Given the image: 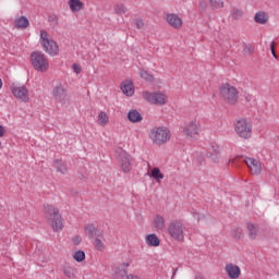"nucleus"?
I'll list each match as a JSON object with an SVG mask.
<instances>
[{"label":"nucleus","mask_w":279,"mask_h":279,"mask_svg":"<svg viewBox=\"0 0 279 279\" xmlns=\"http://www.w3.org/2000/svg\"><path fill=\"white\" fill-rule=\"evenodd\" d=\"M120 88L123 93V95H126V97H132L134 95V83L132 81H124L121 85Z\"/></svg>","instance_id":"16"},{"label":"nucleus","mask_w":279,"mask_h":279,"mask_svg":"<svg viewBox=\"0 0 279 279\" xmlns=\"http://www.w3.org/2000/svg\"><path fill=\"white\" fill-rule=\"evenodd\" d=\"M3 88V81L0 78V89Z\"/></svg>","instance_id":"50"},{"label":"nucleus","mask_w":279,"mask_h":279,"mask_svg":"<svg viewBox=\"0 0 279 279\" xmlns=\"http://www.w3.org/2000/svg\"><path fill=\"white\" fill-rule=\"evenodd\" d=\"M14 27H16V29H27V27H29V20L22 15L15 19Z\"/></svg>","instance_id":"21"},{"label":"nucleus","mask_w":279,"mask_h":279,"mask_svg":"<svg viewBox=\"0 0 279 279\" xmlns=\"http://www.w3.org/2000/svg\"><path fill=\"white\" fill-rule=\"evenodd\" d=\"M150 178H154L156 182H160V180L165 179V174H162V172L160 171V168L155 167L150 172Z\"/></svg>","instance_id":"27"},{"label":"nucleus","mask_w":279,"mask_h":279,"mask_svg":"<svg viewBox=\"0 0 279 279\" xmlns=\"http://www.w3.org/2000/svg\"><path fill=\"white\" fill-rule=\"evenodd\" d=\"M73 245H80L82 243V238L80 235H75L72 238Z\"/></svg>","instance_id":"42"},{"label":"nucleus","mask_w":279,"mask_h":279,"mask_svg":"<svg viewBox=\"0 0 279 279\" xmlns=\"http://www.w3.org/2000/svg\"><path fill=\"white\" fill-rule=\"evenodd\" d=\"M183 132L186 136L193 138V136H197V134H199V128L192 121L183 129Z\"/></svg>","instance_id":"17"},{"label":"nucleus","mask_w":279,"mask_h":279,"mask_svg":"<svg viewBox=\"0 0 279 279\" xmlns=\"http://www.w3.org/2000/svg\"><path fill=\"white\" fill-rule=\"evenodd\" d=\"M129 266H130V263L120 264L114 269L116 276H120V278H125V276H128V268H129Z\"/></svg>","instance_id":"24"},{"label":"nucleus","mask_w":279,"mask_h":279,"mask_svg":"<svg viewBox=\"0 0 279 279\" xmlns=\"http://www.w3.org/2000/svg\"><path fill=\"white\" fill-rule=\"evenodd\" d=\"M168 234L175 241H184V225L180 220L170 222L168 227Z\"/></svg>","instance_id":"5"},{"label":"nucleus","mask_w":279,"mask_h":279,"mask_svg":"<svg viewBox=\"0 0 279 279\" xmlns=\"http://www.w3.org/2000/svg\"><path fill=\"white\" fill-rule=\"evenodd\" d=\"M84 232L88 239H97L99 236H102L101 231L95 227V225L89 223L85 226Z\"/></svg>","instance_id":"15"},{"label":"nucleus","mask_w":279,"mask_h":279,"mask_svg":"<svg viewBox=\"0 0 279 279\" xmlns=\"http://www.w3.org/2000/svg\"><path fill=\"white\" fill-rule=\"evenodd\" d=\"M177 271H178V268H177V269H174L173 275H172V278H174V277H175Z\"/></svg>","instance_id":"51"},{"label":"nucleus","mask_w":279,"mask_h":279,"mask_svg":"<svg viewBox=\"0 0 279 279\" xmlns=\"http://www.w3.org/2000/svg\"><path fill=\"white\" fill-rule=\"evenodd\" d=\"M128 119L131 123H141V121H143V116L138 110L132 109L128 113Z\"/></svg>","instance_id":"20"},{"label":"nucleus","mask_w":279,"mask_h":279,"mask_svg":"<svg viewBox=\"0 0 279 279\" xmlns=\"http://www.w3.org/2000/svg\"><path fill=\"white\" fill-rule=\"evenodd\" d=\"M146 243L149 247H158L160 245V238L155 233H150L146 236Z\"/></svg>","instance_id":"23"},{"label":"nucleus","mask_w":279,"mask_h":279,"mask_svg":"<svg viewBox=\"0 0 279 279\" xmlns=\"http://www.w3.org/2000/svg\"><path fill=\"white\" fill-rule=\"evenodd\" d=\"M73 258L76 263H83V260H86V253L84 251H76Z\"/></svg>","instance_id":"33"},{"label":"nucleus","mask_w":279,"mask_h":279,"mask_svg":"<svg viewBox=\"0 0 279 279\" xmlns=\"http://www.w3.org/2000/svg\"><path fill=\"white\" fill-rule=\"evenodd\" d=\"M41 46L44 47L46 53H49V56H58V43H56L53 39L46 40V43H41Z\"/></svg>","instance_id":"13"},{"label":"nucleus","mask_w":279,"mask_h":279,"mask_svg":"<svg viewBox=\"0 0 279 279\" xmlns=\"http://www.w3.org/2000/svg\"><path fill=\"white\" fill-rule=\"evenodd\" d=\"M225 271H227V276L230 279H239L241 278V268L234 264H227L225 267Z\"/></svg>","instance_id":"12"},{"label":"nucleus","mask_w":279,"mask_h":279,"mask_svg":"<svg viewBox=\"0 0 279 279\" xmlns=\"http://www.w3.org/2000/svg\"><path fill=\"white\" fill-rule=\"evenodd\" d=\"M130 155L120 148L121 169L124 173H130L132 171V162L130 161Z\"/></svg>","instance_id":"11"},{"label":"nucleus","mask_w":279,"mask_h":279,"mask_svg":"<svg viewBox=\"0 0 279 279\" xmlns=\"http://www.w3.org/2000/svg\"><path fill=\"white\" fill-rule=\"evenodd\" d=\"M44 214L54 232L62 230V216L60 215V210L58 208L49 204L44 205Z\"/></svg>","instance_id":"1"},{"label":"nucleus","mask_w":279,"mask_h":279,"mask_svg":"<svg viewBox=\"0 0 279 279\" xmlns=\"http://www.w3.org/2000/svg\"><path fill=\"white\" fill-rule=\"evenodd\" d=\"M31 62L32 66L35 71H38V73H46V71H49V59H47V56H45L43 51L32 52Z\"/></svg>","instance_id":"2"},{"label":"nucleus","mask_w":279,"mask_h":279,"mask_svg":"<svg viewBox=\"0 0 279 279\" xmlns=\"http://www.w3.org/2000/svg\"><path fill=\"white\" fill-rule=\"evenodd\" d=\"M208 8V2H206V0H199L198 1V10L201 12H205Z\"/></svg>","instance_id":"38"},{"label":"nucleus","mask_w":279,"mask_h":279,"mask_svg":"<svg viewBox=\"0 0 279 279\" xmlns=\"http://www.w3.org/2000/svg\"><path fill=\"white\" fill-rule=\"evenodd\" d=\"M114 12L116 14H125L128 12V8H125V4H116L114 5Z\"/></svg>","instance_id":"36"},{"label":"nucleus","mask_w":279,"mask_h":279,"mask_svg":"<svg viewBox=\"0 0 279 279\" xmlns=\"http://www.w3.org/2000/svg\"><path fill=\"white\" fill-rule=\"evenodd\" d=\"M244 162L248 167L253 175H260V172L263 171V166L260 165V161L248 157L244 159Z\"/></svg>","instance_id":"9"},{"label":"nucleus","mask_w":279,"mask_h":279,"mask_svg":"<svg viewBox=\"0 0 279 279\" xmlns=\"http://www.w3.org/2000/svg\"><path fill=\"white\" fill-rule=\"evenodd\" d=\"M243 51L244 53L252 56V53H254V48L252 47V45L244 44Z\"/></svg>","instance_id":"40"},{"label":"nucleus","mask_w":279,"mask_h":279,"mask_svg":"<svg viewBox=\"0 0 279 279\" xmlns=\"http://www.w3.org/2000/svg\"><path fill=\"white\" fill-rule=\"evenodd\" d=\"M69 7L71 12H80L84 9V2L82 0H69Z\"/></svg>","instance_id":"25"},{"label":"nucleus","mask_w":279,"mask_h":279,"mask_svg":"<svg viewBox=\"0 0 279 279\" xmlns=\"http://www.w3.org/2000/svg\"><path fill=\"white\" fill-rule=\"evenodd\" d=\"M3 136H5V129L0 124V138H3Z\"/></svg>","instance_id":"45"},{"label":"nucleus","mask_w":279,"mask_h":279,"mask_svg":"<svg viewBox=\"0 0 279 279\" xmlns=\"http://www.w3.org/2000/svg\"><path fill=\"white\" fill-rule=\"evenodd\" d=\"M109 121L108 113L100 111L98 114V125H107Z\"/></svg>","instance_id":"31"},{"label":"nucleus","mask_w":279,"mask_h":279,"mask_svg":"<svg viewBox=\"0 0 279 279\" xmlns=\"http://www.w3.org/2000/svg\"><path fill=\"white\" fill-rule=\"evenodd\" d=\"M270 51H276V41H271Z\"/></svg>","instance_id":"47"},{"label":"nucleus","mask_w":279,"mask_h":279,"mask_svg":"<svg viewBox=\"0 0 279 279\" xmlns=\"http://www.w3.org/2000/svg\"><path fill=\"white\" fill-rule=\"evenodd\" d=\"M126 279H141V278H138V276L136 275H129L126 276Z\"/></svg>","instance_id":"48"},{"label":"nucleus","mask_w":279,"mask_h":279,"mask_svg":"<svg viewBox=\"0 0 279 279\" xmlns=\"http://www.w3.org/2000/svg\"><path fill=\"white\" fill-rule=\"evenodd\" d=\"M235 132L241 138H250L252 136V124L247 120L242 119L235 123Z\"/></svg>","instance_id":"6"},{"label":"nucleus","mask_w":279,"mask_h":279,"mask_svg":"<svg viewBox=\"0 0 279 279\" xmlns=\"http://www.w3.org/2000/svg\"><path fill=\"white\" fill-rule=\"evenodd\" d=\"M246 229L248 232L250 239H256L258 236V226L252 223V222H246Z\"/></svg>","instance_id":"26"},{"label":"nucleus","mask_w":279,"mask_h":279,"mask_svg":"<svg viewBox=\"0 0 279 279\" xmlns=\"http://www.w3.org/2000/svg\"><path fill=\"white\" fill-rule=\"evenodd\" d=\"M244 15H245V12L242 9L233 8L231 10V19L233 21H239V19H243Z\"/></svg>","instance_id":"28"},{"label":"nucleus","mask_w":279,"mask_h":279,"mask_svg":"<svg viewBox=\"0 0 279 279\" xmlns=\"http://www.w3.org/2000/svg\"><path fill=\"white\" fill-rule=\"evenodd\" d=\"M144 99L149 101V104H155L157 106H165L167 104V96L162 93H149L144 92Z\"/></svg>","instance_id":"7"},{"label":"nucleus","mask_w":279,"mask_h":279,"mask_svg":"<svg viewBox=\"0 0 279 279\" xmlns=\"http://www.w3.org/2000/svg\"><path fill=\"white\" fill-rule=\"evenodd\" d=\"M241 158H243V156H236L234 159L231 160V162H233V165H236V162H239Z\"/></svg>","instance_id":"46"},{"label":"nucleus","mask_w":279,"mask_h":279,"mask_svg":"<svg viewBox=\"0 0 279 279\" xmlns=\"http://www.w3.org/2000/svg\"><path fill=\"white\" fill-rule=\"evenodd\" d=\"M52 96L58 104H62L63 106L69 101V94L62 85H58L52 89Z\"/></svg>","instance_id":"8"},{"label":"nucleus","mask_w":279,"mask_h":279,"mask_svg":"<svg viewBox=\"0 0 279 279\" xmlns=\"http://www.w3.org/2000/svg\"><path fill=\"white\" fill-rule=\"evenodd\" d=\"M255 23L258 25H267L269 23V15L265 13V11H258L254 16Z\"/></svg>","instance_id":"19"},{"label":"nucleus","mask_w":279,"mask_h":279,"mask_svg":"<svg viewBox=\"0 0 279 279\" xmlns=\"http://www.w3.org/2000/svg\"><path fill=\"white\" fill-rule=\"evenodd\" d=\"M96 250H98V252H104L105 250V245H104V242H101V240H99V238H96L95 239V243H94Z\"/></svg>","instance_id":"37"},{"label":"nucleus","mask_w":279,"mask_h":279,"mask_svg":"<svg viewBox=\"0 0 279 279\" xmlns=\"http://www.w3.org/2000/svg\"><path fill=\"white\" fill-rule=\"evenodd\" d=\"M72 69L74 71V73H82V66L80 64H77V63H74L72 65Z\"/></svg>","instance_id":"43"},{"label":"nucleus","mask_w":279,"mask_h":279,"mask_svg":"<svg viewBox=\"0 0 279 279\" xmlns=\"http://www.w3.org/2000/svg\"><path fill=\"white\" fill-rule=\"evenodd\" d=\"M48 21H50V23H54V25H58V16L56 15L49 16Z\"/></svg>","instance_id":"44"},{"label":"nucleus","mask_w":279,"mask_h":279,"mask_svg":"<svg viewBox=\"0 0 279 279\" xmlns=\"http://www.w3.org/2000/svg\"><path fill=\"white\" fill-rule=\"evenodd\" d=\"M140 76L142 80H146V82H154V75H151L147 70H141Z\"/></svg>","instance_id":"34"},{"label":"nucleus","mask_w":279,"mask_h":279,"mask_svg":"<svg viewBox=\"0 0 279 279\" xmlns=\"http://www.w3.org/2000/svg\"><path fill=\"white\" fill-rule=\"evenodd\" d=\"M206 156L211 159V162H219V145L213 144Z\"/></svg>","instance_id":"18"},{"label":"nucleus","mask_w":279,"mask_h":279,"mask_svg":"<svg viewBox=\"0 0 279 279\" xmlns=\"http://www.w3.org/2000/svg\"><path fill=\"white\" fill-rule=\"evenodd\" d=\"M149 136L156 145H165L171 140V132L165 126H155L150 130Z\"/></svg>","instance_id":"3"},{"label":"nucleus","mask_w":279,"mask_h":279,"mask_svg":"<svg viewBox=\"0 0 279 279\" xmlns=\"http://www.w3.org/2000/svg\"><path fill=\"white\" fill-rule=\"evenodd\" d=\"M154 223L157 231L165 230V218H162V216L157 215L154 219Z\"/></svg>","instance_id":"29"},{"label":"nucleus","mask_w":279,"mask_h":279,"mask_svg":"<svg viewBox=\"0 0 279 279\" xmlns=\"http://www.w3.org/2000/svg\"><path fill=\"white\" fill-rule=\"evenodd\" d=\"M231 236L235 239V241H239L241 236H243V229L234 227L231 231Z\"/></svg>","instance_id":"32"},{"label":"nucleus","mask_w":279,"mask_h":279,"mask_svg":"<svg viewBox=\"0 0 279 279\" xmlns=\"http://www.w3.org/2000/svg\"><path fill=\"white\" fill-rule=\"evenodd\" d=\"M211 10H219L223 8V1L221 0H209Z\"/></svg>","instance_id":"35"},{"label":"nucleus","mask_w":279,"mask_h":279,"mask_svg":"<svg viewBox=\"0 0 279 279\" xmlns=\"http://www.w3.org/2000/svg\"><path fill=\"white\" fill-rule=\"evenodd\" d=\"M11 93L17 99H21V101H24V104H27V101H29V92L25 86L12 87Z\"/></svg>","instance_id":"10"},{"label":"nucleus","mask_w":279,"mask_h":279,"mask_svg":"<svg viewBox=\"0 0 279 279\" xmlns=\"http://www.w3.org/2000/svg\"><path fill=\"white\" fill-rule=\"evenodd\" d=\"M271 53H272L274 58H275L276 60H278V54L276 53V50L271 51Z\"/></svg>","instance_id":"49"},{"label":"nucleus","mask_w":279,"mask_h":279,"mask_svg":"<svg viewBox=\"0 0 279 279\" xmlns=\"http://www.w3.org/2000/svg\"><path fill=\"white\" fill-rule=\"evenodd\" d=\"M54 168L59 173H62V175H66L69 172V168L66 167V161H62V159H56L53 161Z\"/></svg>","instance_id":"22"},{"label":"nucleus","mask_w":279,"mask_h":279,"mask_svg":"<svg viewBox=\"0 0 279 279\" xmlns=\"http://www.w3.org/2000/svg\"><path fill=\"white\" fill-rule=\"evenodd\" d=\"M62 271H63L64 276H66V278L75 279V268L65 265V266H63Z\"/></svg>","instance_id":"30"},{"label":"nucleus","mask_w":279,"mask_h":279,"mask_svg":"<svg viewBox=\"0 0 279 279\" xmlns=\"http://www.w3.org/2000/svg\"><path fill=\"white\" fill-rule=\"evenodd\" d=\"M166 21L174 29H180L182 27V19H180V16L175 13L167 14Z\"/></svg>","instance_id":"14"},{"label":"nucleus","mask_w":279,"mask_h":279,"mask_svg":"<svg viewBox=\"0 0 279 279\" xmlns=\"http://www.w3.org/2000/svg\"><path fill=\"white\" fill-rule=\"evenodd\" d=\"M135 26L137 29H143L145 27V22L143 21V19H136Z\"/></svg>","instance_id":"41"},{"label":"nucleus","mask_w":279,"mask_h":279,"mask_svg":"<svg viewBox=\"0 0 279 279\" xmlns=\"http://www.w3.org/2000/svg\"><path fill=\"white\" fill-rule=\"evenodd\" d=\"M220 96L231 106L236 105V101H239V90L228 83L220 87Z\"/></svg>","instance_id":"4"},{"label":"nucleus","mask_w":279,"mask_h":279,"mask_svg":"<svg viewBox=\"0 0 279 279\" xmlns=\"http://www.w3.org/2000/svg\"><path fill=\"white\" fill-rule=\"evenodd\" d=\"M49 33H47V31H45V29H41L40 31V40H41V44L43 43H47V40H51V39H49Z\"/></svg>","instance_id":"39"}]
</instances>
